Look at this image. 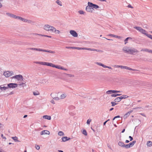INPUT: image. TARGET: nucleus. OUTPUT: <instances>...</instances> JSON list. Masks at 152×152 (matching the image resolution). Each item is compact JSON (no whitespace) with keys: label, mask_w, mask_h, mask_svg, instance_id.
<instances>
[{"label":"nucleus","mask_w":152,"mask_h":152,"mask_svg":"<svg viewBox=\"0 0 152 152\" xmlns=\"http://www.w3.org/2000/svg\"><path fill=\"white\" fill-rule=\"evenodd\" d=\"M122 50L125 53L131 55H134V53L138 52V50L134 48L128 46L124 47L122 49Z\"/></svg>","instance_id":"nucleus-1"},{"label":"nucleus","mask_w":152,"mask_h":152,"mask_svg":"<svg viewBox=\"0 0 152 152\" xmlns=\"http://www.w3.org/2000/svg\"><path fill=\"white\" fill-rule=\"evenodd\" d=\"M29 50H35L39 51H43L48 52L50 53H55L54 51L51 50H48L43 49L41 48H30L28 49Z\"/></svg>","instance_id":"nucleus-2"},{"label":"nucleus","mask_w":152,"mask_h":152,"mask_svg":"<svg viewBox=\"0 0 152 152\" xmlns=\"http://www.w3.org/2000/svg\"><path fill=\"white\" fill-rule=\"evenodd\" d=\"M3 75L6 77H8L13 75V73L12 71H7L4 72Z\"/></svg>","instance_id":"nucleus-3"},{"label":"nucleus","mask_w":152,"mask_h":152,"mask_svg":"<svg viewBox=\"0 0 152 152\" xmlns=\"http://www.w3.org/2000/svg\"><path fill=\"white\" fill-rule=\"evenodd\" d=\"M90 2H88V5L86 7V10L88 12H92L94 9H93V8H91L92 7L90 4Z\"/></svg>","instance_id":"nucleus-4"},{"label":"nucleus","mask_w":152,"mask_h":152,"mask_svg":"<svg viewBox=\"0 0 152 152\" xmlns=\"http://www.w3.org/2000/svg\"><path fill=\"white\" fill-rule=\"evenodd\" d=\"M35 64H41L44 65H47V66H50L51 63L45 62H39V61H35L34 62Z\"/></svg>","instance_id":"nucleus-5"},{"label":"nucleus","mask_w":152,"mask_h":152,"mask_svg":"<svg viewBox=\"0 0 152 152\" xmlns=\"http://www.w3.org/2000/svg\"><path fill=\"white\" fill-rule=\"evenodd\" d=\"M7 86H8V88H14L17 87L18 84L15 83H10L7 84Z\"/></svg>","instance_id":"nucleus-6"},{"label":"nucleus","mask_w":152,"mask_h":152,"mask_svg":"<svg viewBox=\"0 0 152 152\" xmlns=\"http://www.w3.org/2000/svg\"><path fill=\"white\" fill-rule=\"evenodd\" d=\"M136 141H134L128 144L125 145V147L126 148H128L130 147H132L134 144L135 143Z\"/></svg>","instance_id":"nucleus-7"},{"label":"nucleus","mask_w":152,"mask_h":152,"mask_svg":"<svg viewBox=\"0 0 152 152\" xmlns=\"http://www.w3.org/2000/svg\"><path fill=\"white\" fill-rule=\"evenodd\" d=\"M8 89V86H7V84L1 85L0 86V89L2 91L6 90Z\"/></svg>","instance_id":"nucleus-8"},{"label":"nucleus","mask_w":152,"mask_h":152,"mask_svg":"<svg viewBox=\"0 0 152 152\" xmlns=\"http://www.w3.org/2000/svg\"><path fill=\"white\" fill-rule=\"evenodd\" d=\"M13 78H14L17 79L18 80H23V77L21 75H16L14 77H12Z\"/></svg>","instance_id":"nucleus-9"},{"label":"nucleus","mask_w":152,"mask_h":152,"mask_svg":"<svg viewBox=\"0 0 152 152\" xmlns=\"http://www.w3.org/2000/svg\"><path fill=\"white\" fill-rule=\"evenodd\" d=\"M53 26H51L50 25L46 24L44 26V28L45 30L47 31H51L50 30L51 27Z\"/></svg>","instance_id":"nucleus-10"},{"label":"nucleus","mask_w":152,"mask_h":152,"mask_svg":"<svg viewBox=\"0 0 152 152\" xmlns=\"http://www.w3.org/2000/svg\"><path fill=\"white\" fill-rule=\"evenodd\" d=\"M70 33L74 37H77V34L75 31L74 30H71L70 31Z\"/></svg>","instance_id":"nucleus-11"},{"label":"nucleus","mask_w":152,"mask_h":152,"mask_svg":"<svg viewBox=\"0 0 152 152\" xmlns=\"http://www.w3.org/2000/svg\"><path fill=\"white\" fill-rule=\"evenodd\" d=\"M50 30L52 31L55 32L56 34H59L60 33V31L59 30H56L54 27H51Z\"/></svg>","instance_id":"nucleus-12"},{"label":"nucleus","mask_w":152,"mask_h":152,"mask_svg":"<svg viewBox=\"0 0 152 152\" xmlns=\"http://www.w3.org/2000/svg\"><path fill=\"white\" fill-rule=\"evenodd\" d=\"M90 4L91 5V6L92 7V8L97 9L99 8L100 7L97 5L96 4H94L92 3L91 2L90 3Z\"/></svg>","instance_id":"nucleus-13"},{"label":"nucleus","mask_w":152,"mask_h":152,"mask_svg":"<svg viewBox=\"0 0 152 152\" xmlns=\"http://www.w3.org/2000/svg\"><path fill=\"white\" fill-rule=\"evenodd\" d=\"M80 50H87L90 51H94L95 50L94 49L88 48H80Z\"/></svg>","instance_id":"nucleus-14"},{"label":"nucleus","mask_w":152,"mask_h":152,"mask_svg":"<svg viewBox=\"0 0 152 152\" xmlns=\"http://www.w3.org/2000/svg\"><path fill=\"white\" fill-rule=\"evenodd\" d=\"M122 68L125 69L127 70H132L133 71H135V70L134 69H132L131 68H130V67H128L126 66H122Z\"/></svg>","instance_id":"nucleus-15"},{"label":"nucleus","mask_w":152,"mask_h":152,"mask_svg":"<svg viewBox=\"0 0 152 152\" xmlns=\"http://www.w3.org/2000/svg\"><path fill=\"white\" fill-rule=\"evenodd\" d=\"M141 51H144L147 52H148L149 53H152V50H149L147 48L142 49L141 50Z\"/></svg>","instance_id":"nucleus-16"},{"label":"nucleus","mask_w":152,"mask_h":152,"mask_svg":"<svg viewBox=\"0 0 152 152\" xmlns=\"http://www.w3.org/2000/svg\"><path fill=\"white\" fill-rule=\"evenodd\" d=\"M34 35H39V36H41L42 37H46L49 38H51L52 37L51 36L46 35H43V34H36V33H34L33 34Z\"/></svg>","instance_id":"nucleus-17"},{"label":"nucleus","mask_w":152,"mask_h":152,"mask_svg":"<svg viewBox=\"0 0 152 152\" xmlns=\"http://www.w3.org/2000/svg\"><path fill=\"white\" fill-rule=\"evenodd\" d=\"M6 15L11 18H15L16 15L10 13H7Z\"/></svg>","instance_id":"nucleus-18"},{"label":"nucleus","mask_w":152,"mask_h":152,"mask_svg":"<svg viewBox=\"0 0 152 152\" xmlns=\"http://www.w3.org/2000/svg\"><path fill=\"white\" fill-rule=\"evenodd\" d=\"M43 118L46 119L48 120H50L51 119V117L50 116L48 115H45L43 116Z\"/></svg>","instance_id":"nucleus-19"},{"label":"nucleus","mask_w":152,"mask_h":152,"mask_svg":"<svg viewBox=\"0 0 152 152\" xmlns=\"http://www.w3.org/2000/svg\"><path fill=\"white\" fill-rule=\"evenodd\" d=\"M131 113V111H129L126 113L124 116V118L125 119H126L128 116H129L130 113Z\"/></svg>","instance_id":"nucleus-20"},{"label":"nucleus","mask_w":152,"mask_h":152,"mask_svg":"<svg viewBox=\"0 0 152 152\" xmlns=\"http://www.w3.org/2000/svg\"><path fill=\"white\" fill-rule=\"evenodd\" d=\"M109 36L110 37H114L115 38H118V39H121V37L119 36H118L117 35H115L114 34H109Z\"/></svg>","instance_id":"nucleus-21"},{"label":"nucleus","mask_w":152,"mask_h":152,"mask_svg":"<svg viewBox=\"0 0 152 152\" xmlns=\"http://www.w3.org/2000/svg\"><path fill=\"white\" fill-rule=\"evenodd\" d=\"M134 28L136 29L137 30L139 31L140 32L142 28L140 27L135 26L134 27Z\"/></svg>","instance_id":"nucleus-22"},{"label":"nucleus","mask_w":152,"mask_h":152,"mask_svg":"<svg viewBox=\"0 0 152 152\" xmlns=\"http://www.w3.org/2000/svg\"><path fill=\"white\" fill-rule=\"evenodd\" d=\"M118 145L121 147H125V145L123 142H119L118 143Z\"/></svg>","instance_id":"nucleus-23"},{"label":"nucleus","mask_w":152,"mask_h":152,"mask_svg":"<svg viewBox=\"0 0 152 152\" xmlns=\"http://www.w3.org/2000/svg\"><path fill=\"white\" fill-rule=\"evenodd\" d=\"M120 97H119L116 98L114 100L115 102H119L121 101Z\"/></svg>","instance_id":"nucleus-24"},{"label":"nucleus","mask_w":152,"mask_h":152,"mask_svg":"<svg viewBox=\"0 0 152 152\" xmlns=\"http://www.w3.org/2000/svg\"><path fill=\"white\" fill-rule=\"evenodd\" d=\"M69 139H70V138H68V137H63L62 138V140L63 141H66V140H68Z\"/></svg>","instance_id":"nucleus-25"},{"label":"nucleus","mask_w":152,"mask_h":152,"mask_svg":"<svg viewBox=\"0 0 152 152\" xmlns=\"http://www.w3.org/2000/svg\"><path fill=\"white\" fill-rule=\"evenodd\" d=\"M146 31L145 30H144L142 28L140 32L142 34H144L145 35H146V34H147L146 33Z\"/></svg>","instance_id":"nucleus-26"},{"label":"nucleus","mask_w":152,"mask_h":152,"mask_svg":"<svg viewBox=\"0 0 152 152\" xmlns=\"http://www.w3.org/2000/svg\"><path fill=\"white\" fill-rule=\"evenodd\" d=\"M121 95V94H113L111 95V97H115L118 96H120Z\"/></svg>","instance_id":"nucleus-27"},{"label":"nucleus","mask_w":152,"mask_h":152,"mask_svg":"<svg viewBox=\"0 0 152 152\" xmlns=\"http://www.w3.org/2000/svg\"><path fill=\"white\" fill-rule=\"evenodd\" d=\"M121 100L123 99H125L128 97V96L126 95H123L122 96L119 97Z\"/></svg>","instance_id":"nucleus-28"},{"label":"nucleus","mask_w":152,"mask_h":152,"mask_svg":"<svg viewBox=\"0 0 152 152\" xmlns=\"http://www.w3.org/2000/svg\"><path fill=\"white\" fill-rule=\"evenodd\" d=\"M66 96V95L65 94H63L60 96V98L61 99H63Z\"/></svg>","instance_id":"nucleus-29"},{"label":"nucleus","mask_w":152,"mask_h":152,"mask_svg":"<svg viewBox=\"0 0 152 152\" xmlns=\"http://www.w3.org/2000/svg\"><path fill=\"white\" fill-rule=\"evenodd\" d=\"M132 38L131 37H128L126 38L124 40L125 44H126L127 43V41L129 39H132Z\"/></svg>","instance_id":"nucleus-30"},{"label":"nucleus","mask_w":152,"mask_h":152,"mask_svg":"<svg viewBox=\"0 0 152 152\" xmlns=\"http://www.w3.org/2000/svg\"><path fill=\"white\" fill-rule=\"evenodd\" d=\"M27 23H31L32 25H34V21L29 20H28Z\"/></svg>","instance_id":"nucleus-31"},{"label":"nucleus","mask_w":152,"mask_h":152,"mask_svg":"<svg viewBox=\"0 0 152 152\" xmlns=\"http://www.w3.org/2000/svg\"><path fill=\"white\" fill-rule=\"evenodd\" d=\"M96 64H97L98 65H99V66H102L104 68L105 65H104V64L101 63H99V62H96Z\"/></svg>","instance_id":"nucleus-32"},{"label":"nucleus","mask_w":152,"mask_h":152,"mask_svg":"<svg viewBox=\"0 0 152 152\" xmlns=\"http://www.w3.org/2000/svg\"><path fill=\"white\" fill-rule=\"evenodd\" d=\"M113 90H108L106 92V94H113Z\"/></svg>","instance_id":"nucleus-33"},{"label":"nucleus","mask_w":152,"mask_h":152,"mask_svg":"<svg viewBox=\"0 0 152 152\" xmlns=\"http://www.w3.org/2000/svg\"><path fill=\"white\" fill-rule=\"evenodd\" d=\"M152 142L151 141H148L147 142V145L148 146H151Z\"/></svg>","instance_id":"nucleus-34"},{"label":"nucleus","mask_w":152,"mask_h":152,"mask_svg":"<svg viewBox=\"0 0 152 152\" xmlns=\"http://www.w3.org/2000/svg\"><path fill=\"white\" fill-rule=\"evenodd\" d=\"M78 12L80 14L85 15V12H84L83 11L81 10H79V11H78Z\"/></svg>","instance_id":"nucleus-35"},{"label":"nucleus","mask_w":152,"mask_h":152,"mask_svg":"<svg viewBox=\"0 0 152 152\" xmlns=\"http://www.w3.org/2000/svg\"><path fill=\"white\" fill-rule=\"evenodd\" d=\"M56 3L59 5L60 6H62V4L61 1L59 0H57L56 1Z\"/></svg>","instance_id":"nucleus-36"},{"label":"nucleus","mask_w":152,"mask_h":152,"mask_svg":"<svg viewBox=\"0 0 152 152\" xmlns=\"http://www.w3.org/2000/svg\"><path fill=\"white\" fill-rule=\"evenodd\" d=\"M50 133V132L49 131L47 130H44L42 131L40 133Z\"/></svg>","instance_id":"nucleus-37"},{"label":"nucleus","mask_w":152,"mask_h":152,"mask_svg":"<svg viewBox=\"0 0 152 152\" xmlns=\"http://www.w3.org/2000/svg\"><path fill=\"white\" fill-rule=\"evenodd\" d=\"M12 138L15 142L18 141V137H12Z\"/></svg>","instance_id":"nucleus-38"},{"label":"nucleus","mask_w":152,"mask_h":152,"mask_svg":"<svg viewBox=\"0 0 152 152\" xmlns=\"http://www.w3.org/2000/svg\"><path fill=\"white\" fill-rule=\"evenodd\" d=\"M146 34V36H147V37H148V38H150L151 39H152V35L148 34Z\"/></svg>","instance_id":"nucleus-39"},{"label":"nucleus","mask_w":152,"mask_h":152,"mask_svg":"<svg viewBox=\"0 0 152 152\" xmlns=\"http://www.w3.org/2000/svg\"><path fill=\"white\" fill-rule=\"evenodd\" d=\"M14 93V92L13 91H11L10 93H8L7 94H5V95H6V96H8L9 95L12 94Z\"/></svg>","instance_id":"nucleus-40"},{"label":"nucleus","mask_w":152,"mask_h":152,"mask_svg":"<svg viewBox=\"0 0 152 152\" xmlns=\"http://www.w3.org/2000/svg\"><path fill=\"white\" fill-rule=\"evenodd\" d=\"M66 75L68 76L69 77H74V75H73L72 74H66Z\"/></svg>","instance_id":"nucleus-41"},{"label":"nucleus","mask_w":152,"mask_h":152,"mask_svg":"<svg viewBox=\"0 0 152 152\" xmlns=\"http://www.w3.org/2000/svg\"><path fill=\"white\" fill-rule=\"evenodd\" d=\"M91 119H88L87 121V124H89L90 122L91 121Z\"/></svg>","instance_id":"nucleus-42"},{"label":"nucleus","mask_w":152,"mask_h":152,"mask_svg":"<svg viewBox=\"0 0 152 152\" xmlns=\"http://www.w3.org/2000/svg\"><path fill=\"white\" fill-rule=\"evenodd\" d=\"M33 94L34 95L36 96V95H38L39 94V93L38 91L37 92H33Z\"/></svg>","instance_id":"nucleus-43"},{"label":"nucleus","mask_w":152,"mask_h":152,"mask_svg":"<svg viewBox=\"0 0 152 152\" xmlns=\"http://www.w3.org/2000/svg\"><path fill=\"white\" fill-rule=\"evenodd\" d=\"M111 104H112V106H114L115 105L117 104V103H115V102H111Z\"/></svg>","instance_id":"nucleus-44"},{"label":"nucleus","mask_w":152,"mask_h":152,"mask_svg":"<svg viewBox=\"0 0 152 152\" xmlns=\"http://www.w3.org/2000/svg\"><path fill=\"white\" fill-rule=\"evenodd\" d=\"M113 93H120L121 91H118L117 90H113Z\"/></svg>","instance_id":"nucleus-45"},{"label":"nucleus","mask_w":152,"mask_h":152,"mask_svg":"<svg viewBox=\"0 0 152 152\" xmlns=\"http://www.w3.org/2000/svg\"><path fill=\"white\" fill-rule=\"evenodd\" d=\"M143 27L144 28H148V26L146 24H144L143 25Z\"/></svg>","instance_id":"nucleus-46"},{"label":"nucleus","mask_w":152,"mask_h":152,"mask_svg":"<svg viewBox=\"0 0 152 152\" xmlns=\"http://www.w3.org/2000/svg\"><path fill=\"white\" fill-rule=\"evenodd\" d=\"M21 17L16 15V16H15V19H18V20H20V18Z\"/></svg>","instance_id":"nucleus-47"},{"label":"nucleus","mask_w":152,"mask_h":152,"mask_svg":"<svg viewBox=\"0 0 152 152\" xmlns=\"http://www.w3.org/2000/svg\"><path fill=\"white\" fill-rule=\"evenodd\" d=\"M28 20L27 19H25L24 18H23V21L24 22H28Z\"/></svg>","instance_id":"nucleus-48"},{"label":"nucleus","mask_w":152,"mask_h":152,"mask_svg":"<svg viewBox=\"0 0 152 152\" xmlns=\"http://www.w3.org/2000/svg\"><path fill=\"white\" fill-rule=\"evenodd\" d=\"M120 115H117L116 116H115V117L113 119V120H114L115 118H120Z\"/></svg>","instance_id":"nucleus-49"},{"label":"nucleus","mask_w":152,"mask_h":152,"mask_svg":"<svg viewBox=\"0 0 152 152\" xmlns=\"http://www.w3.org/2000/svg\"><path fill=\"white\" fill-rule=\"evenodd\" d=\"M56 65L53 64L51 63V64H50V66H51V67H55H55H56Z\"/></svg>","instance_id":"nucleus-50"},{"label":"nucleus","mask_w":152,"mask_h":152,"mask_svg":"<svg viewBox=\"0 0 152 152\" xmlns=\"http://www.w3.org/2000/svg\"><path fill=\"white\" fill-rule=\"evenodd\" d=\"M104 68H108L109 69H113L111 67H110V66H106V65H105Z\"/></svg>","instance_id":"nucleus-51"},{"label":"nucleus","mask_w":152,"mask_h":152,"mask_svg":"<svg viewBox=\"0 0 152 152\" xmlns=\"http://www.w3.org/2000/svg\"><path fill=\"white\" fill-rule=\"evenodd\" d=\"M80 131H81L82 133H87L85 129H83V132L82 131V130H80Z\"/></svg>","instance_id":"nucleus-52"},{"label":"nucleus","mask_w":152,"mask_h":152,"mask_svg":"<svg viewBox=\"0 0 152 152\" xmlns=\"http://www.w3.org/2000/svg\"><path fill=\"white\" fill-rule=\"evenodd\" d=\"M35 147L37 150H39L40 148V147L38 145H36L35 146Z\"/></svg>","instance_id":"nucleus-53"},{"label":"nucleus","mask_w":152,"mask_h":152,"mask_svg":"<svg viewBox=\"0 0 152 152\" xmlns=\"http://www.w3.org/2000/svg\"><path fill=\"white\" fill-rule=\"evenodd\" d=\"M115 66L118 68L120 67L122 69V66H119V65H115Z\"/></svg>","instance_id":"nucleus-54"},{"label":"nucleus","mask_w":152,"mask_h":152,"mask_svg":"<svg viewBox=\"0 0 152 152\" xmlns=\"http://www.w3.org/2000/svg\"><path fill=\"white\" fill-rule=\"evenodd\" d=\"M53 99L55 100H59V97H54L53 98Z\"/></svg>","instance_id":"nucleus-55"},{"label":"nucleus","mask_w":152,"mask_h":152,"mask_svg":"<svg viewBox=\"0 0 152 152\" xmlns=\"http://www.w3.org/2000/svg\"><path fill=\"white\" fill-rule=\"evenodd\" d=\"M109 120H110V119H108L106 121H105L104 122V123H103V125H105L106 124V123H107V122L108 121H109Z\"/></svg>","instance_id":"nucleus-56"},{"label":"nucleus","mask_w":152,"mask_h":152,"mask_svg":"<svg viewBox=\"0 0 152 152\" xmlns=\"http://www.w3.org/2000/svg\"><path fill=\"white\" fill-rule=\"evenodd\" d=\"M60 66V65H56L55 68L59 69Z\"/></svg>","instance_id":"nucleus-57"},{"label":"nucleus","mask_w":152,"mask_h":152,"mask_svg":"<svg viewBox=\"0 0 152 152\" xmlns=\"http://www.w3.org/2000/svg\"><path fill=\"white\" fill-rule=\"evenodd\" d=\"M136 121L138 122V123L139 124H140L141 121L140 120H139V119H138V120H136Z\"/></svg>","instance_id":"nucleus-58"},{"label":"nucleus","mask_w":152,"mask_h":152,"mask_svg":"<svg viewBox=\"0 0 152 152\" xmlns=\"http://www.w3.org/2000/svg\"><path fill=\"white\" fill-rule=\"evenodd\" d=\"M128 7L129 8H133V7L130 4H129L128 5Z\"/></svg>","instance_id":"nucleus-59"},{"label":"nucleus","mask_w":152,"mask_h":152,"mask_svg":"<svg viewBox=\"0 0 152 152\" xmlns=\"http://www.w3.org/2000/svg\"><path fill=\"white\" fill-rule=\"evenodd\" d=\"M139 114L143 116H145V117H146V116H145V115L144 113H140Z\"/></svg>","instance_id":"nucleus-60"},{"label":"nucleus","mask_w":152,"mask_h":152,"mask_svg":"<svg viewBox=\"0 0 152 152\" xmlns=\"http://www.w3.org/2000/svg\"><path fill=\"white\" fill-rule=\"evenodd\" d=\"M91 129H92L93 130V132H96V130L95 129H94L92 128V127H91Z\"/></svg>","instance_id":"nucleus-61"},{"label":"nucleus","mask_w":152,"mask_h":152,"mask_svg":"<svg viewBox=\"0 0 152 152\" xmlns=\"http://www.w3.org/2000/svg\"><path fill=\"white\" fill-rule=\"evenodd\" d=\"M66 48H67V49H72V47H66Z\"/></svg>","instance_id":"nucleus-62"},{"label":"nucleus","mask_w":152,"mask_h":152,"mask_svg":"<svg viewBox=\"0 0 152 152\" xmlns=\"http://www.w3.org/2000/svg\"><path fill=\"white\" fill-rule=\"evenodd\" d=\"M129 138H130V141H131L132 140H133V138H132V137H131V136H129Z\"/></svg>","instance_id":"nucleus-63"},{"label":"nucleus","mask_w":152,"mask_h":152,"mask_svg":"<svg viewBox=\"0 0 152 152\" xmlns=\"http://www.w3.org/2000/svg\"><path fill=\"white\" fill-rule=\"evenodd\" d=\"M51 102L52 103H53V104H55V102H54V100H52L51 101Z\"/></svg>","instance_id":"nucleus-64"}]
</instances>
